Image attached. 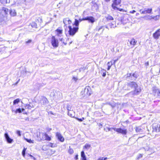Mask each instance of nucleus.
<instances>
[{
  "label": "nucleus",
  "instance_id": "nucleus-1",
  "mask_svg": "<svg viewBox=\"0 0 160 160\" xmlns=\"http://www.w3.org/2000/svg\"><path fill=\"white\" fill-rule=\"evenodd\" d=\"M123 89L125 90H129L130 89H134V90L131 93L134 95H137L139 94L141 91V89L138 88V85L134 82H128L127 84H125L123 87Z\"/></svg>",
  "mask_w": 160,
  "mask_h": 160
},
{
  "label": "nucleus",
  "instance_id": "nucleus-2",
  "mask_svg": "<svg viewBox=\"0 0 160 160\" xmlns=\"http://www.w3.org/2000/svg\"><path fill=\"white\" fill-rule=\"evenodd\" d=\"M69 30L68 31L69 35L71 36H73L75 33L78 31V27H75L73 26L72 27L71 26H69L68 27Z\"/></svg>",
  "mask_w": 160,
  "mask_h": 160
},
{
  "label": "nucleus",
  "instance_id": "nucleus-3",
  "mask_svg": "<svg viewBox=\"0 0 160 160\" xmlns=\"http://www.w3.org/2000/svg\"><path fill=\"white\" fill-rule=\"evenodd\" d=\"M52 45L54 48H57L59 46L58 40L54 36H52L51 39Z\"/></svg>",
  "mask_w": 160,
  "mask_h": 160
},
{
  "label": "nucleus",
  "instance_id": "nucleus-4",
  "mask_svg": "<svg viewBox=\"0 0 160 160\" xmlns=\"http://www.w3.org/2000/svg\"><path fill=\"white\" fill-rule=\"evenodd\" d=\"M112 129H113L114 131L118 132V133H121L122 135H126L127 133V130L126 129H125L124 128L122 129L121 128H112Z\"/></svg>",
  "mask_w": 160,
  "mask_h": 160
},
{
  "label": "nucleus",
  "instance_id": "nucleus-5",
  "mask_svg": "<svg viewBox=\"0 0 160 160\" xmlns=\"http://www.w3.org/2000/svg\"><path fill=\"white\" fill-rule=\"evenodd\" d=\"M38 102L42 105H45L48 102L47 99L45 97L41 96L39 97V100H38Z\"/></svg>",
  "mask_w": 160,
  "mask_h": 160
},
{
  "label": "nucleus",
  "instance_id": "nucleus-6",
  "mask_svg": "<svg viewBox=\"0 0 160 160\" xmlns=\"http://www.w3.org/2000/svg\"><path fill=\"white\" fill-rule=\"evenodd\" d=\"M82 20H85L88 21L89 22L91 23H94L95 21V18L92 16H88L82 18Z\"/></svg>",
  "mask_w": 160,
  "mask_h": 160
},
{
  "label": "nucleus",
  "instance_id": "nucleus-7",
  "mask_svg": "<svg viewBox=\"0 0 160 160\" xmlns=\"http://www.w3.org/2000/svg\"><path fill=\"white\" fill-rule=\"evenodd\" d=\"M56 136L59 141L62 142L64 141V138L60 133L58 132H56Z\"/></svg>",
  "mask_w": 160,
  "mask_h": 160
},
{
  "label": "nucleus",
  "instance_id": "nucleus-8",
  "mask_svg": "<svg viewBox=\"0 0 160 160\" xmlns=\"http://www.w3.org/2000/svg\"><path fill=\"white\" fill-rule=\"evenodd\" d=\"M160 36V29L157 30L153 34V37L156 39H158Z\"/></svg>",
  "mask_w": 160,
  "mask_h": 160
},
{
  "label": "nucleus",
  "instance_id": "nucleus-9",
  "mask_svg": "<svg viewBox=\"0 0 160 160\" xmlns=\"http://www.w3.org/2000/svg\"><path fill=\"white\" fill-rule=\"evenodd\" d=\"M113 3L112 5V7L113 9L114 8V7H117V6L120 4L121 2V0H113L112 1Z\"/></svg>",
  "mask_w": 160,
  "mask_h": 160
},
{
  "label": "nucleus",
  "instance_id": "nucleus-10",
  "mask_svg": "<svg viewBox=\"0 0 160 160\" xmlns=\"http://www.w3.org/2000/svg\"><path fill=\"white\" fill-rule=\"evenodd\" d=\"M4 137L7 142L9 143H11L13 141V140L10 138L8 133L6 132L4 134Z\"/></svg>",
  "mask_w": 160,
  "mask_h": 160
},
{
  "label": "nucleus",
  "instance_id": "nucleus-11",
  "mask_svg": "<svg viewBox=\"0 0 160 160\" xmlns=\"http://www.w3.org/2000/svg\"><path fill=\"white\" fill-rule=\"evenodd\" d=\"M85 94L89 96L91 94V88L89 86H86L84 89Z\"/></svg>",
  "mask_w": 160,
  "mask_h": 160
},
{
  "label": "nucleus",
  "instance_id": "nucleus-12",
  "mask_svg": "<svg viewBox=\"0 0 160 160\" xmlns=\"http://www.w3.org/2000/svg\"><path fill=\"white\" fill-rule=\"evenodd\" d=\"M152 11V8H144V10L142 11L141 12V14H146L147 13L150 14L151 13Z\"/></svg>",
  "mask_w": 160,
  "mask_h": 160
},
{
  "label": "nucleus",
  "instance_id": "nucleus-13",
  "mask_svg": "<svg viewBox=\"0 0 160 160\" xmlns=\"http://www.w3.org/2000/svg\"><path fill=\"white\" fill-rule=\"evenodd\" d=\"M159 124H154L153 126V132H159Z\"/></svg>",
  "mask_w": 160,
  "mask_h": 160
},
{
  "label": "nucleus",
  "instance_id": "nucleus-14",
  "mask_svg": "<svg viewBox=\"0 0 160 160\" xmlns=\"http://www.w3.org/2000/svg\"><path fill=\"white\" fill-rule=\"evenodd\" d=\"M63 22L65 26H67L68 24H70L72 22L68 18H65L63 20Z\"/></svg>",
  "mask_w": 160,
  "mask_h": 160
},
{
  "label": "nucleus",
  "instance_id": "nucleus-15",
  "mask_svg": "<svg viewBox=\"0 0 160 160\" xmlns=\"http://www.w3.org/2000/svg\"><path fill=\"white\" fill-rule=\"evenodd\" d=\"M159 90L156 87H153L152 88V93L154 96H156L159 92Z\"/></svg>",
  "mask_w": 160,
  "mask_h": 160
},
{
  "label": "nucleus",
  "instance_id": "nucleus-16",
  "mask_svg": "<svg viewBox=\"0 0 160 160\" xmlns=\"http://www.w3.org/2000/svg\"><path fill=\"white\" fill-rule=\"evenodd\" d=\"M132 73H128L126 75V79L128 81L134 80L133 78L132 75Z\"/></svg>",
  "mask_w": 160,
  "mask_h": 160
},
{
  "label": "nucleus",
  "instance_id": "nucleus-17",
  "mask_svg": "<svg viewBox=\"0 0 160 160\" xmlns=\"http://www.w3.org/2000/svg\"><path fill=\"white\" fill-rule=\"evenodd\" d=\"M55 31L57 32V36L58 37H61L62 35V30L61 29L58 28Z\"/></svg>",
  "mask_w": 160,
  "mask_h": 160
},
{
  "label": "nucleus",
  "instance_id": "nucleus-18",
  "mask_svg": "<svg viewBox=\"0 0 160 160\" xmlns=\"http://www.w3.org/2000/svg\"><path fill=\"white\" fill-rule=\"evenodd\" d=\"M128 41L130 42V45H132L133 46H135L137 42V40L134 39V38H132L130 41L129 40H128Z\"/></svg>",
  "mask_w": 160,
  "mask_h": 160
},
{
  "label": "nucleus",
  "instance_id": "nucleus-19",
  "mask_svg": "<svg viewBox=\"0 0 160 160\" xmlns=\"http://www.w3.org/2000/svg\"><path fill=\"white\" fill-rule=\"evenodd\" d=\"M24 110V109L23 108H22L21 109L20 108L17 109L16 110L14 111V110L12 109V112L14 111L16 113H21L22 112H23Z\"/></svg>",
  "mask_w": 160,
  "mask_h": 160
},
{
  "label": "nucleus",
  "instance_id": "nucleus-20",
  "mask_svg": "<svg viewBox=\"0 0 160 160\" xmlns=\"http://www.w3.org/2000/svg\"><path fill=\"white\" fill-rule=\"evenodd\" d=\"M10 15L12 16H14L16 15V12L14 9H12L9 10Z\"/></svg>",
  "mask_w": 160,
  "mask_h": 160
},
{
  "label": "nucleus",
  "instance_id": "nucleus-21",
  "mask_svg": "<svg viewBox=\"0 0 160 160\" xmlns=\"http://www.w3.org/2000/svg\"><path fill=\"white\" fill-rule=\"evenodd\" d=\"M44 134V137L45 140L48 141H50L51 140V138L48 136L47 133H45V134H44L43 133H41V135H42L43 136Z\"/></svg>",
  "mask_w": 160,
  "mask_h": 160
},
{
  "label": "nucleus",
  "instance_id": "nucleus-22",
  "mask_svg": "<svg viewBox=\"0 0 160 160\" xmlns=\"http://www.w3.org/2000/svg\"><path fill=\"white\" fill-rule=\"evenodd\" d=\"M25 107L26 109H31L32 108L34 107V106L32 104L30 103L29 104H26Z\"/></svg>",
  "mask_w": 160,
  "mask_h": 160
},
{
  "label": "nucleus",
  "instance_id": "nucleus-23",
  "mask_svg": "<svg viewBox=\"0 0 160 160\" xmlns=\"http://www.w3.org/2000/svg\"><path fill=\"white\" fill-rule=\"evenodd\" d=\"M143 18H145L147 20H151L153 19V16H145L142 17Z\"/></svg>",
  "mask_w": 160,
  "mask_h": 160
},
{
  "label": "nucleus",
  "instance_id": "nucleus-24",
  "mask_svg": "<svg viewBox=\"0 0 160 160\" xmlns=\"http://www.w3.org/2000/svg\"><path fill=\"white\" fill-rule=\"evenodd\" d=\"M105 18L107 21L113 20L114 19L113 18L109 15H107L105 16Z\"/></svg>",
  "mask_w": 160,
  "mask_h": 160
},
{
  "label": "nucleus",
  "instance_id": "nucleus-25",
  "mask_svg": "<svg viewBox=\"0 0 160 160\" xmlns=\"http://www.w3.org/2000/svg\"><path fill=\"white\" fill-rule=\"evenodd\" d=\"M81 157L82 160H87L86 155L83 151L81 152Z\"/></svg>",
  "mask_w": 160,
  "mask_h": 160
},
{
  "label": "nucleus",
  "instance_id": "nucleus-26",
  "mask_svg": "<svg viewBox=\"0 0 160 160\" xmlns=\"http://www.w3.org/2000/svg\"><path fill=\"white\" fill-rule=\"evenodd\" d=\"M68 115L71 117H74V112L72 110L68 111Z\"/></svg>",
  "mask_w": 160,
  "mask_h": 160
},
{
  "label": "nucleus",
  "instance_id": "nucleus-27",
  "mask_svg": "<svg viewBox=\"0 0 160 160\" xmlns=\"http://www.w3.org/2000/svg\"><path fill=\"white\" fill-rule=\"evenodd\" d=\"M79 20H77V19H75V22H74V24L73 26H74L75 25V27H78V25L79 24Z\"/></svg>",
  "mask_w": 160,
  "mask_h": 160
},
{
  "label": "nucleus",
  "instance_id": "nucleus-28",
  "mask_svg": "<svg viewBox=\"0 0 160 160\" xmlns=\"http://www.w3.org/2000/svg\"><path fill=\"white\" fill-rule=\"evenodd\" d=\"M136 131L137 132L141 133L143 132V130L140 127H136Z\"/></svg>",
  "mask_w": 160,
  "mask_h": 160
},
{
  "label": "nucleus",
  "instance_id": "nucleus-29",
  "mask_svg": "<svg viewBox=\"0 0 160 160\" xmlns=\"http://www.w3.org/2000/svg\"><path fill=\"white\" fill-rule=\"evenodd\" d=\"M5 20V17L2 14L0 13V22H2Z\"/></svg>",
  "mask_w": 160,
  "mask_h": 160
},
{
  "label": "nucleus",
  "instance_id": "nucleus-30",
  "mask_svg": "<svg viewBox=\"0 0 160 160\" xmlns=\"http://www.w3.org/2000/svg\"><path fill=\"white\" fill-rule=\"evenodd\" d=\"M2 11H4V13L6 14H7L8 13V12L9 11H8V9L5 7H3L2 8Z\"/></svg>",
  "mask_w": 160,
  "mask_h": 160
},
{
  "label": "nucleus",
  "instance_id": "nucleus-31",
  "mask_svg": "<svg viewBox=\"0 0 160 160\" xmlns=\"http://www.w3.org/2000/svg\"><path fill=\"white\" fill-rule=\"evenodd\" d=\"M132 75L133 76V78L134 80H135L136 79L138 78V76L137 75L136 72H135L134 73H132Z\"/></svg>",
  "mask_w": 160,
  "mask_h": 160
},
{
  "label": "nucleus",
  "instance_id": "nucleus-32",
  "mask_svg": "<svg viewBox=\"0 0 160 160\" xmlns=\"http://www.w3.org/2000/svg\"><path fill=\"white\" fill-rule=\"evenodd\" d=\"M59 40L63 44H64V45H66L67 44L66 42H65V39L62 38H59Z\"/></svg>",
  "mask_w": 160,
  "mask_h": 160
},
{
  "label": "nucleus",
  "instance_id": "nucleus-33",
  "mask_svg": "<svg viewBox=\"0 0 160 160\" xmlns=\"http://www.w3.org/2000/svg\"><path fill=\"white\" fill-rule=\"evenodd\" d=\"M20 101V99L19 98H18L17 99H16L14 100L13 101V105H15L16 104H17Z\"/></svg>",
  "mask_w": 160,
  "mask_h": 160
},
{
  "label": "nucleus",
  "instance_id": "nucleus-34",
  "mask_svg": "<svg viewBox=\"0 0 160 160\" xmlns=\"http://www.w3.org/2000/svg\"><path fill=\"white\" fill-rule=\"evenodd\" d=\"M115 22H113L112 23H110L108 24V25L111 28H115L116 27V26L114 25Z\"/></svg>",
  "mask_w": 160,
  "mask_h": 160
},
{
  "label": "nucleus",
  "instance_id": "nucleus-35",
  "mask_svg": "<svg viewBox=\"0 0 160 160\" xmlns=\"http://www.w3.org/2000/svg\"><path fill=\"white\" fill-rule=\"evenodd\" d=\"M159 18H160V15H156V16H153V19L156 21V20H159Z\"/></svg>",
  "mask_w": 160,
  "mask_h": 160
},
{
  "label": "nucleus",
  "instance_id": "nucleus-36",
  "mask_svg": "<svg viewBox=\"0 0 160 160\" xmlns=\"http://www.w3.org/2000/svg\"><path fill=\"white\" fill-rule=\"evenodd\" d=\"M106 104H107V105H109L111 106L112 107V108H113L115 106V104H114V103H111L110 102H107L106 103Z\"/></svg>",
  "mask_w": 160,
  "mask_h": 160
},
{
  "label": "nucleus",
  "instance_id": "nucleus-37",
  "mask_svg": "<svg viewBox=\"0 0 160 160\" xmlns=\"http://www.w3.org/2000/svg\"><path fill=\"white\" fill-rule=\"evenodd\" d=\"M67 109L68 111H71V110L72 107L70 104H67Z\"/></svg>",
  "mask_w": 160,
  "mask_h": 160
},
{
  "label": "nucleus",
  "instance_id": "nucleus-38",
  "mask_svg": "<svg viewBox=\"0 0 160 160\" xmlns=\"http://www.w3.org/2000/svg\"><path fill=\"white\" fill-rule=\"evenodd\" d=\"M25 140L28 142L30 143H34V141L32 140L31 139H28L27 138H25Z\"/></svg>",
  "mask_w": 160,
  "mask_h": 160
},
{
  "label": "nucleus",
  "instance_id": "nucleus-39",
  "mask_svg": "<svg viewBox=\"0 0 160 160\" xmlns=\"http://www.w3.org/2000/svg\"><path fill=\"white\" fill-rule=\"evenodd\" d=\"M102 76L104 77H105L106 76V70L104 69H102Z\"/></svg>",
  "mask_w": 160,
  "mask_h": 160
},
{
  "label": "nucleus",
  "instance_id": "nucleus-40",
  "mask_svg": "<svg viewBox=\"0 0 160 160\" xmlns=\"http://www.w3.org/2000/svg\"><path fill=\"white\" fill-rule=\"evenodd\" d=\"M114 8H113V9L114 10H118L120 11H123V9L122 8H119L117 7H114Z\"/></svg>",
  "mask_w": 160,
  "mask_h": 160
},
{
  "label": "nucleus",
  "instance_id": "nucleus-41",
  "mask_svg": "<svg viewBox=\"0 0 160 160\" xmlns=\"http://www.w3.org/2000/svg\"><path fill=\"white\" fill-rule=\"evenodd\" d=\"M90 145L89 144H86L84 146V147L85 148L88 149L90 147Z\"/></svg>",
  "mask_w": 160,
  "mask_h": 160
},
{
  "label": "nucleus",
  "instance_id": "nucleus-42",
  "mask_svg": "<svg viewBox=\"0 0 160 160\" xmlns=\"http://www.w3.org/2000/svg\"><path fill=\"white\" fill-rule=\"evenodd\" d=\"M107 64L108 65V68H107V70H109L110 69L111 66L112 65V63H111V64H110V62H108L107 63Z\"/></svg>",
  "mask_w": 160,
  "mask_h": 160
},
{
  "label": "nucleus",
  "instance_id": "nucleus-43",
  "mask_svg": "<svg viewBox=\"0 0 160 160\" xmlns=\"http://www.w3.org/2000/svg\"><path fill=\"white\" fill-rule=\"evenodd\" d=\"M26 149V148H24L22 152V155L24 157H25V152Z\"/></svg>",
  "mask_w": 160,
  "mask_h": 160
},
{
  "label": "nucleus",
  "instance_id": "nucleus-44",
  "mask_svg": "<svg viewBox=\"0 0 160 160\" xmlns=\"http://www.w3.org/2000/svg\"><path fill=\"white\" fill-rule=\"evenodd\" d=\"M48 146H50V147L52 148H54L56 147V144L54 145L53 144L50 143L48 145Z\"/></svg>",
  "mask_w": 160,
  "mask_h": 160
},
{
  "label": "nucleus",
  "instance_id": "nucleus-45",
  "mask_svg": "<svg viewBox=\"0 0 160 160\" xmlns=\"http://www.w3.org/2000/svg\"><path fill=\"white\" fill-rule=\"evenodd\" d=\"M75 118L77 120L80 122H82L84 119V118Z\"/></svg>",
  "mask_w": 160,
  "mask_h": 160
},
{
  "label": "nucleus",
  "instance_id": "nucleus-46",
  "mask_svg": "<svg viewBox=\"0 0 160 160\" xmlns=\"http://www.w3.org/2000/svg\"><path fill=\"white\" fill-rule=\"evenodd\" d=\"M32 42V40L31 39L28 40V41L25 42V43L26 44L28 45L30 43Z\"/></svg>",
  "mask_w": 160,
  "mask_h": 160
},
{
  "label": "nucleus",
  "instance_id": "nucleus-47",
  "mask_svg": "<svg viewBox=\"0 0 160 160\" xmlns=\"http://www.w3.org/2000/svg\"><path fill=\"white\" fill-rule=\"evenodd\" d=\"M73 150L72 149H70L68 150V152L70 154L73 153Z\"/></svg>",
  "mask_w": 160,
  "mask_h": 160
},
{
  "label": "nucleus",
  "instance_id": "nucleus-48",
  "mask_svg": "<svg viewBox=\"0 0 160 160\" xmlns=\"http://www.w3.org/2000/svg\"><path fill=\"white\" fill-rule=\"evenodd\" d=\"M16 133L18 135V136H21V132H20V131L18 130L17 131Z\"/></svg>",
  "mask_w": 160,
  "mask_h": 160
},
{
  "label": "nucleus",
  "instance_id": "nucleus-49",
  "mask_svg": "<svg viewBox=\"0 0 160 160\" xmlns=\"http://www.w3.org/2000/svg\"><path fill=\"white\" fill-rule=\"evenodd\" d=\"M72 80L74 81L75 82H77V80H78V78L75 77H73L72 78Z\"/></svg>",
  "mask_w": 160,
  "mask_h": 160
},
{
  "label": "nucleus",
  "instance_id": "nucleus-50",
  "mask_svg": "<svg viewBox=\"0 0 160 160\" xmlns=\"http://www.w3.org/2000/svg\"><path fill=\"white\" fill-rule=\"evenodd\" d=\"M101 29H102V31H103L104 30V26H101L98 29V31H100V30Z\"/></svg>",
  "mask_w": 160,
  "mask_h": 160
},
{
  "label": "nucleus",
  "instance_id": "nucleus-51",
  "mask_svg": "<svg viewBox=\"0 0 160 160\" xmlns=\"http://www.w3.org/2000/svg\"><path fill=\"white\" fill-rule=\"evenodd\" d=\"M107 159V158L102 157L101 158H100V160H106Z\"/></svg>",
  "mask_w": 160,
  "mask_h": 160
},
{
  "label": "nucleus",
  "instance_id": "nucleus-52",
  "mask_svg": "<svg viewBox=\"0 0 160 160\" xmlns=\"http://www.w3.org/2000/svg\"><path fill=\"white\" fill-rule=\"evenodd\" d=\"M145 65L146 66H147L149 65V62H147L145 63Z\"/></svg>",
  "mask_w": 160,
  "mask_h": 160
},
{
  "label": "nucleus",
  "instance_id": "nucleus-53",
  "mask_svg": "<svg viewBox=\"0 0 160 160\" xmlns=\"http://www.w3.org/2000/svg\"><path fill=\"white\" fill-rule=\"evenodd\" d=\"M136 12V11H135L134 10H133L132 11H130L129 12V13H134L135 12Z\"/></svg>",
  "mask_w": 160,
  "mask_h": 160
},
{
  "label": "nucleus",
  "instance_id": "nucleus-54",
  "mask_svg": "<svg viewBox=\"0 0 160 160\" xmlns=\"http://www.w3.org/2000/svg\"><path fill=\"white\" fill-rule=\"evenodd\" d=\"M74 158L76 160H77L78 159V154L75 156Z\"/></svg>",
  "mask_w": 160,
  "mask_h": 160
},
{
  "label": "nucleus",
  "instance_id": "nucleus-55",
  "mask_svg": "<svg viewBox=\"0 0 160 160\" xmlns=\"http://www.w3.org/2000/svg\"><path fill=\"white\" fill-rule=\"evenodd\" d=\"M5 0H0V2L2 3H5Z\"/></svg>",
  "mask_w": 160,
  "mask_h": 160
},
{
  "label": "nucleus",
  "instance_id": "nucleus-56",
  "mask_svg": "<svg viewBox=\"0 0 160 160\" xmlns=\"http://www.w3.org/2000/svg\"><path fill=\"white\" fill-rule=\"evenodd\" d=\"M156 97H158L159 98H160V90H159V92L158 93Z\"/></svg>",
  "mask_w": 160,
  "mask_h": 160
},
{
  "label": "nucleus",
  "instance_id": "nucleus-57",
  "mask_svg": "<svg viewBox=\"0 0 160 160\" xmlns=\"http://www.w3.org/2000/svg\"><path fill=\"white\" fill-rule=\"evenodd\" d=\"M10 2V0H5V3H9Z\"/></svg>",
  "mask_w": 160,
  "mask_h": 160
},
{
  "label": "nucleus",
  "instance_id": "nucleus-58",
  "mask_svg": "<svg viewBox=\"0 0 160 160\" xmlns=\"http://www.w3.org/2000/svg\"><path fill=\"white\" fill-rule=\"evenodd\" d=\"M32 26H33L34 27H35L36 26V24L35 23H32Z\"/></svg>",
  "mask_w": 160,
  "mask_h": 160
},
{
  "label": "nucleus",
  "instance_id": "nucleus-59",
  "mask_svg": "<svg viewBox=\"0 0 160 160\" xmlns=\"http://www.w3.org/2000/svg\"><path fill=\"white\" fill-rule=\"evenodd\" d=\"M123 18H124L123 17H122L121 18V22H122V23H124L123 22Z\"/></svg>",
  "mask_w": 160,
  "mask_h": 160
},
{
  "label": "nucleus",
  "instance_id": "nucleus-60",
  "mask_svg": "<svg viewBox=\"0 0 160 160\" xmlns=\"http://www.w3.org/2000/svg\"><path fill=\"white\" fill-rule=\"evenodd\" d=\"M118 59H115L114 60L113 64H115V63L117 61Z\"/></svg>",
  "mask_w": 160,
  "mask_h": 160
},
{
  "label": "nucleus",
  "instance_id": "nucleus-61",
  "mask_svg": "<svg viewBox=\"0 0 160 160\" xmlns=\"http://www.w3.org/2000/svg\"><path fill=\"white\" fill-rule=\"evenodd\" d=\"M158 10H159V12L158 13H159V14H160V6H159V7H158Z\"/></svg>",
  "mask_w": 160,
  "mask_h": 160
},
{
  "label": "nucleus",
  "instance_id": "nucleus-62",
  "mask_svg": "<svg viewBox=\"0 0 160 160\" xmlns=\"http://www.w3.org/2000/svg\"><path fill=\"white\" fill-rule=\"evenodd\" d=\"M84 20H82V18L81 19H79V22H81L82 21H84Z\"/></svg>",
  "mask_w": 160,
  "mask_h": 160
},
{
  "label": "nucleus",
  "instance_id": "nucleus-63",
  "mask_svg": "<svg viewBox=\"0 0 160 160\" xmlns=\"http://www.w3.org/2000/svg\"><path fill=\"white\" fill-rule=\"evenodd\" d=\"M142 154H140L138 158H140L142 157Z\"/></svg>",
  "mask_w": 160,
  "mask_h": 160
},
{
  "label": "nucleus",
  "instance_id": "nucleus-64",
  "mask_svg": "<svg viewBox=\"0 0 160 160\" xmlns=\"http://www.w3.org/2000/svg\"><path fill=\"white\" fill-rule=\"evenodd\" d=\"M159 132H160V124H159Z\"/></svg>",
  "mask_w": 160,
  "mask_h": 160
}]
</instances>
